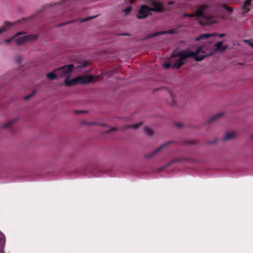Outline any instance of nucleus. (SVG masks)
<instances>
[{"instance_id":"obj_19","label":"nucleus","mask_w":253,"mask_h":253,"mask_svg":"<svg viewBox=\"0 0 253 253\" xmlns=\"http://www.w3.org/2000/svg\"><path fill=\"white\" fill-rule=\"evenodd\" d=\"M235 135V133L234 132H231L226 133L223 137V139L224 140H229L232 138Z\"/></svg>"},{"instance_id":"obj_4","label":"nucleus","mask_w":253,"mask_h":253,"mask_svg":"<svg viewBox=\"0 0 253 253\" xmlns=\"http://www.w3.org/2000/svg\"><path fill=\"white\" fill-rule=\"evenodd\" d=\"M94 78L95 77L92 75H81L71 80L66 78L64 83L67 86H72L77 84H86L91 82Z\"/></svg>"},{"instance_id":"obj_28","label":"nucleus","mask_w":253,"mask_h":253,"mask_svg":"<svg viewBox=\"0 0 253 253\" xmlns=\"http://www.w3.org/2000/svg\"><path fill=\"white\" fill-rule=\"evenodd\" d=\"M117 128H116V127H109V129H107V130H106V132H109V131H112H112H114V130H117Z\"/></svg>"},{"instance_id":"obj_12","label":"nucleus","mask_w":253,"mask_h":253,"mask_svg":"<svg viewBox=\"0 0 253 253\" xmlns=\"http://www.w3.org/2000/svg\"><path fill=\"white\" fill-rule=\"evenodd\" d=\"M170 142H168L164 143L161 145L159 147L157 148L154 151H153L151 154L149 155L150 156H153L155 154H156L158 152H159L160 150H161L162 149H163L164 147H165Z\"/></svg>"},{"instance_id":"obj_9","label":"nucleus","mask_w":253,"mask_h":253,"mask_svg":"<svg viewBox=\"0 0 253 253\" xmlns=\"http://www.w3.org/2000/svg\"><path fill=\"white\" fill-rule=\"evenodd\" d=\"M38 38V35L36 34H31L25 36L26 42H31L36 40Z\"/></svg>"},{"instance_id":"obj_25","label":"nucleus","mask_w":253,"mask_h":253,"mask_svg":"<svg viewBox=\"0 0 253 253\" xmlns=\"http://www.w3.org/2000/svg\"><path fill=\"white\" fill-rule=\"evenodd\" d=\"M36 93V91L34 90L31 93H30L29 95L25 96L24 97V99L25 100L29 99L31 96H32L34 94H35Z\"/></svg>"},{"instance_id":"obj_35","label":"nucleus","mask_w":253,"mask_h":253,"mask_svg":"<svg viewBox=\"0 0 253 253\" xmlns=\"http://www.w3.org/2000/svg\"><path fill=\"white\" fill-rule=\"evenodd\" d=\"M221 116V114H217L213 118V119L214 120L215 119H217V118H219Z\"/></svg>"},{"instance_id":"obj_26","label":"nucleus","mask_w":253,"mask_h":253,"mask_svg":"<svg viewBox=\"0 0 253 253\" xmlns=\"http://www.w3.org/2000/svg\"><path fill=\"white\" fill-rule=\"evenodd\" d=\"M96 16H93V17H89V18H84V19H82L81 20V22H85L87 20H88L89 19H93L94 18L96 17Z\"/></svg>"},{"instance_id":"obj_13","label":"nucleus","mask_w":253,"mask_h":253,"mask_svg":"<svg viewBox=\"0 0 253 253\" xmlns=\"http://www.w3.org/2000/svg\"><path fill=\"white\" fill-rule=\"evenodd\" d=\"M18 120V118H15L13 119L12 120L8 121L7 122L5 123L3 125H2L1 126V127L2 128H6L8 127L9 126H10L13 123L16 122Z\"/></svg>"},{"instance_id":"obj_29","label":"nucleus","mask_w":253,"mask_h":253,"mask_svg":"<svg viewBox=\"0 0 253 253\" xmlns=\"http://www.w3.org/2000/svg\"><path fill=\"white\" fill-rule=\"evenodd\" d=\"M84 123L86 124V125H95L96 124V123L94 122H84Z\"/></svg>"},{"instance_id":"obj_27","label":"nucleus","mask_w":253,"mask_h":253,"mask_svg":"<svg viewBox=\"0 0 253 253\" xmlns=\"http://www.w3.org/2000/svg\"><path fill=\"white\" fill-rule=\"evenodd\" d=\"M14 39V37H13V36L11 37L9 39H6L4 40V42L6 43H8V42H11L13 39Z\"/></svg>"},{"instance_id":"obj_10","label":"nucleus","mask_w":253,"mask_h":253,"mask_svg":"<svg viewBox=\"0 0 253 253\" xmlns=\"http://www.w3.org/2000/svg\"><path fill=\"white\" fill-rule=\"evenodd\" d=\"M0 234L2 235V237L0 238V253H4V247L5 243V239L4 235L0 232Z\"/></svg>"},{"instance_id":"obj_20","label":"nucleus","mask_w":253,"mask_h":253,"mask_svg":"<svg viewBox=\"0 0 253 253\" xmlns=\"http://www.w3.org/2000/svg\"><path fill=\"white\" fill-rule=\"evenodd\" d=\"M169 95L171 99L170 104L171 105H174L175 103V96L172 93H169Z\"/></svg>"},{"instance_id":"obj_8","label":"nucleus","mask_w":253,"mask_h":253,"mask_svg":"<svg viewBox=\"0 0 253 253\" xmlns=\"http://www.w3.org/2000/svg\"><path fill=\"white\" fill-rule=\"evenodd\" d=\"M12 23L8 21H6L0 27V29L2 32L6 31L8 29H10L12 26L14 25L16 23Z\"/></svg>"},{"instance_id":"obj_41","label":"nucleus","mask_w":253,"mask_h":253,"mask_svg":"<svg viewBox=\"0 0 253 253\" xmlns=\"http://www.w3.org/2000/svg\"><path fill=\"white\" fill-rule=\"evenodd\" d=\"M250 138L251 139H252V140H253V134H251V136H250Z\"/></svg>"},{"instance_id":"obj_11","label":"nucleus","mask_w":253,"mask_h":253,"mask_svg":"<svg viewBox=\"0 0 253 253\" xmlns=\"http://www.w3.org/2000/svg\"><path fill=\"white\" fill-rule=\"evenodd\" d=\"M216 35H217V34H216V33L203 34H202L201 35H200L199 37H197V38H196V41H199L200 40H202L203 39H207L210 37L214 36H216Z\"/></svg>"},{"instance_id":"obj_42","label":"nucleus","mask_w":253,"mask_h":253,"mask_svg":"<svg viewBox=\"0 0 253 253\" xmlns=\"http://www.w3.org/2000/svg\"><path fill=\"white\" fill-rule=\"evenodd\" d=\"M90 70L89 69V70H87V71H84V73H89V72H90Z\"/></svg>"},{"instance_id":"obj_31","label":"nucleus","mask_w":253,"mask_h":253,"mask_svg":"<svg viewBox=\"0 0 253 253\" xmlns=\"http://www.w3.org/2000/svg\"><path fill=\"white\" fill-rule=\"evenodd\" d=\"M224 8L225 9H226V10H227L229 12L231 11V8L230 7L225 5V6H224Z\"/></svg>"},{"instance_id":"obj_22","label":"nucleus","mask_w":253,"mask_h":253,"mask_svg":"<svg viewBox=\"0 0 253 253\" xmlns=\"http://www.w3.org/2000/svg\"><path fill=\"white\" fill-rule=\"evenodd\" d=\"M145 132L147 135H150L152 133V130L151 128H150V127H146L145 128Z\"/></svg>"},{"instance_id":"obj_44","label":"nucleus","mask_w":253,"mask_h":253,"mask_svg":"<svg viewBox=\"0 0 253 253\" xmlns=\"http://www.w3.org/2000/svg\"><path fill=\"white\" fill-rule=\"evenodd\" d=\"M84 111H80V112H76V113H83Z\"/></svg>"},{"instance_id":"obj_2","label":"nucleus","mask_w":253,"mask_h":253,"mask_svg":"<svg viewBox=\"0 0 253 253\" xmlns=\"http://www.w3.org/2000/svg\"><path fill=\"white\" fill-rule=\"evenodd\" d=\"M183 16L189 17H196L199 20L204 22L205 24L208 25L216 23L218 21V17L217 16L209 15L206 13V7L204 6L197 8L195 10L194 14H184Z\"/></svg>"},{"instance_id":"obj_23","label":"nucleus","mask_w":253,"mask_h":253,"mask_svg":"<svg viewBox=\"0 0 253 253\" xmlns=\"http://www.w3.org/2000/svg\"><path fill=\"white\" fill-rule=\"evenodd\" d=\"M131 9H132L131 7L128 6V7H126V9H125L123 10V12H125L126 13V14H127L131 11Z\"/></svg>"},{"instance_id":"obj_21","label":"nucleus","mask_w":253,"mask_h":253,"mask_svg":"<svg viewBox=\"0 0 253 253\" xmlns=\"http://www.w3.org/2000/svg\"><path fill=\"white\" fill-rule=\"evenodd\" d=\"M223 42H220L216 43L215 45L216 50L220 51V48L222 47Z\"/></svg>"},{"instance_id":"obj_39","label":"nucleus","mask_w":253,"mask_h":253,"mask_svg":"<svg viewBox=\"0 0 253 253\" xmlns=\"http://www.w3.org/2000/svg\"><path fill=\"white\" fill-rule=\"evenodd\" d=\"M175 161V160H173V161H172L170 163H169L168 165H166L164 166V167H166L167 166H168V165H169L170 163H173V162Z\"/></svg>"},{"instance_id":"obj_32","label":"nucleus","mask_w":253,"mask_h":253,"mask_svg":"<svg viewBox=\"0 0 253 253\" xmlns=\"http://www.w3.org/2000/svg\"><path fill=\"white\" fill-rule=\"evenodd\" d=\"M227 48V46H222L219 51H224Z\"/></svg>"},{"instance_id":"obj_33","label":"nucleus","mask_w":253,"mask_h":253,"mask_svg":"<svg viewBox=\"0 0 253 253\" xmlns=\"http://www.w3.org/2000/svg\"><path fill=\"white\" fill-rule=\"evenodd\" d=\"M164 67H166V68H167V69L169 68L171 66L170 64H169V63H166V64H165L164 65Z\"/></svg>"},{"instance_id":"obj_1","label":"nucleus","mask_w":253,"mask_h":253,"mask_svg":"<svg viewBox=\"0 0 253 253\" xmlns=\"http://www.w3.org/2000/svg\"><path fill=\"white\" fill-rule=\"evenodd\" d=\"M204 53L202 51V47L198 46L196 48L195 51L190 50L189 49L181 50L179 51H174L171 54V61H175V63L172 65L174 69H178L185 63V60L190 57H194L200 52Z\"/></svg>"},{"instance_id":"obj_38","label":"nucleus","mask_w":253,"mask_h":253,"mask_svg":"<svg viewBox=\"0 0 253 253\" xmlns=\"http://www.w3.org/2000/svg\"><path fill=\"white\" fill-rule=\"evenodd\" d=\"M173 3H174V1H169L168 2L169 4H173Z\"/></svg>"},{"instance_id":"obj_43","label":"nucleus","mask_w":253,"mask_h":253,"mask_svg":"<svg viewBox=\"0 0 253 253\" xmlns=\"http://www.w3.org/2000/svg\"><path fill=\"white\" fill-rule=\"evenodd\" d=\"M129 2H130V3H132V2H134V0H129Z\"/></svg>"},{"instance_id":"obj_15","label":"nucleus","mask_w":253,"mask_h":253,"mask_svg":"<svg viewBox=\"0 0 253 253\" xmlns=\"http://www.w3.org/2000/svg\"><path fill=\"white\" fill-rule=\"evenodd\" d=\"M139 126H140V124H134L131 125L125 126L123 127L122 129L124 130L127 129H136L137 128H138Z\"/></svg>"},{"instance_id":"obj_36","label":"nucleus","mask_w":253,"mask_h":253,"mask_svg":"<svg viewBox=\"0 0 253 253\" xmlns=\"http://www.w3.org/2000/svg\"><path fill=\"white\" fill-rule=\"evenodd\" d=\"M218 36L219 37L222 38V37H224L225 36V34H218Z\"/></svg>"},{"instance_id":"obj_14","label":"nucleus","mask_w":253,"mask_h":253,"mask_svg":"<svg viewBox=\"0 0 253 253\" xmlns=\"http://www.w3.org/2000/svg\"><path fill=\"white\" fill-rule=\"evenodd\" d=\"M58 75L54 70L50 73L46 74V77L50 80H54L57 79Z\"/></svg>"},{"instance_id":"obj_30","label":"nucleus","mask_w":253,"mask_h":253,"mask_svg":"<svg viewBox=\"0 0 253 253\" xmlns=\"http://www.w3.org/2000/svg\"><path fill=\"white\" fill-rule=\"evenodd\" d=\"M245 42H248L249 44L252 47H253V42H251L249 40H245Z\"/></svg>"},{"instance_id":"obj_5","label":"nucleus","mask_w":253,"mask_h":253,"mask_svg":"<svg viewBox=\"0 0 253 253\" xmlns=\"http://www.w3.org/2000/svg\"><path fill=\"white\" fill-rule=\"evenodd\" d=\"M150 7L143 5H142L138 11L136 17L138 19H144L149 15H151Z\"/></svg>"},{"instance_id":"obj_7","label":"nucleus","mask_w":253,"mask_h":253,"mask_svg":"<svg viewBox=\"0 0 253 253\" xmlns=\"http://www.w3.org/2000/svg\"><path fill=\"white\" fill-rule=\"evenodd\" d=\"M176 32V30L174 29H171L170 30L162 31V32H156V33H155L154 34L148 35L147 38H153V37H156V36H157L158 35H160L174 34V33H175Z\"/></svg>"},{"instance_id":"obj_6","label":"nucleus","mask_w":253,"mask_h":253,"mask_svg":"<svg viewBox=\"0 0 253 253\" xmlns=\"http://www.w3.org/2000/svg\"><path fill=\"white\" fill-rule=\"evenodd\" d=\"M150 5L152 6L150 7L151 11L162 12L163 10V6L160 1L152 0L150 2Z\"/></svg>"},{"instance_id":"obj_16","label":"nucleus","mask_w":253,"mask_h":253,"mask_svg":"<svg viewBox=\"0 0 253 253\" xmlns=\"http://www.w3.org/2000/svg\"><path fill=\"white\" fill-rule=\"evenodd\" d=\"M213 53H214V52L213 51H211V52H210L208 54H205L204 55H201V56H199L195 57V60L196 61H201L202 60H203L206 57L208 56L212 55Z\"/></svg>"},{"instance_id":"obj_37","label":"nucleus","mask_w":253,"mask_h":253,"mask_svg":"<svg viewBox=\"0 0 253 253\" xmlns=\"http://www.w3.org/2000/svg\"><path fill=\"white\" fill-rule=\"evenodd\" d=\"M16 58L17 59L18 62H20L21 57L19 56H17Z\"/></svg>"},{"instance_id":"obj_3","label":"nucleus","mask_w":253,"mask_h":253,"mask_svg":"<svg viewBox=\"0 0 253 253\" xmlns=\"http://www.w3.org/2000/svg\"><path fill=\"white\" fill-rule=\"evenodd\" d=\"M86 66V64H82L80 66L75 67L73 64H71L56 69L54 70V71L56 72L59 78H63L65 76H68L67 78H68L74 69H77L79 72H82L83 71L82 69L85 68Z\"/></svg>"},{"instance_id":"obj_40","label":"nucleus","mask_w":253,"mask_h":253,"mask_svg":"<svg viewBox=\"0 0 253 253\" xmlns=\"http://www.w3.org/2000/svg\"><path fill=\"white\" fill-rule=\"evenodd\" d=\"M70 0H63V1H62L61 2H68V1H69Z\"/></svg>"},{"instance_id":"obj_18","label":"nucleus","mask_w":253,"mask_h":253,"mask_svg":"<svg viewBox=\"0 0 253 253\" xmlns=\"http://www.w3.org/2000/svg\"><path fill=\"white\" fill-rule=\"evenodd\" d=\"M251 0H245L243 4L244 7L243 10L244 12H247L249 10L248 7L251 4Z\"/></svg>"},{"instance_id":"obj_17","label":"nucleus","mask_w":253,"mask_h":253,"mask_svg":"<svg viewBox=\"0 0 253 253\" xmlns=\"http://www.w3.org/2000/svg\"><path fill=\"white\" fill-rule=\"evenodd\" d=\"M15 42L17 45H21L26 43L25 36L22 37L17 38L15 40Z\"/></svg>"},{"instance_id":"obj_24","label":"nucleus","mask_w":253,"mask_h":253,"mask_svg":"<svg viewBox=\"0 0 253 253\" xmlns=\"http://www.w3.org/2000/svg\"><path fill=\"white\" fill-rule=\"evenodd\" d=\"M26 34V32H23V31H21V32H18L17 33H16L14 36L13 37L15 38L17 37V36H20V35H25Z\"/></svg>"},{"instance_id":"obj_34","label":"nucleus","mask_w":253,"mask_h":253,"mask_svg":"<svg viewBox=\"0 0 253 253\" xmlns=\"http://www.w3.org/2000/svg\"><path fill=\"white\" fill-rule=\"evenodd\" d=\"M118 35H120V36H129V34L128 33H122V34H120Z\"/></svg>"}]
</instances>
